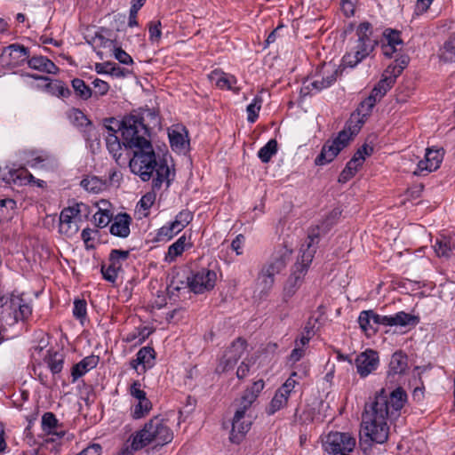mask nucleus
I'll return each instance as SVG.
<instances>
[{
	"instance_id": "6e6552de",
	"label": "nucleus",
	"mask_w": 455,
	"mask_h": 455,
	"mask_svg": "<svg viewBox=\"0 0 455 455\" xmlns=\"http://www.w3.org/2000/svg\"><path fill=\"white\" fill-rule=\"evenodd\" d=\"M86 209L83 203L64 208L60 215V231L68 236L76 234L78 231L77 221L81 220L80 213Z\"/></svg>"
},
{
	"instance_id": "13d9d810",
	"label": "nucleus",
	"mask_w": 455,
	"mask_h": 455,
	"mask_svg": "<svg viewBox=\"0 0 455 455\" xmlns=\"http://www.w3.org/2000/svg\"><path fill=\"white\" fill-rule=\"evenodd\" d=\"M161 22L158 21H151L148 24V32H149V39L151 42H158L161 38Z\"/></svg>"
},
{
	"instance_id": "5701e85b",
	"label": "nucleus",
	"mask_w": 455,
	"mask_h": 455,
	"mask_svg": "<svg viewBox=\"0 0 455 455\" xmlns=\"http://www.w3.org/2000/svg\"><path fill=\"white\" fill-rule=\"evenodd\" d=\"M3 180L8 184L22 186L27 183H31V180H35V177L28 172L27 169L20 168L10 170Z\"/></svg>"
},
{
	"instance_id": "dca6fc26",
	"label": "nucleus",
	"mask_w": 455,
	"mask_h": 455,
	"mask_svg": "<svg viewBox=\"0 0 455 455\" xmlns=\"http://www.w3.org/2000/svg\"><path fill=\"white\" fill-rule=\"evenodd\" d=\"M251 425L250 417L246 418V415H242V411H235L232 420L231 442L239 443L244 435L250 430Z\"/></svg>"
},
{
	"instance_id": "aec40b11",
	"label": "nucleus",
	"mask_w": 455,
	"mask_h": 455,
	"mask_svg": "<svg viewBox=\"0 0 455 455\" xmlns=\"http://www.w3.org/2000/svg\"><path fill=\"white\" fill-rule=\"evenodd\" d=\"M341 150L342 148L333 140H327L323 144L320 154L315 159V165H324L330 164L340 153Z\"/></svg>"
},
{
	"instance_id": "39448f33",
	"label": "nucleus",
	"mask_w": 455,
	"mask_h": 455,
	"mask_svg": "<svg viewBox=\"0 0 455 455\" xmlns=\"http://www.w3.org/2000/svg\"><path fill=\"white\" fill-rule=\"evenodd\" d=\"M317 237L318 234L312 232L309 235V243L307 244V248H304V245H301V254L293 267L292 273L288 277L283 286V302L287 303L303 283L304 277L315 253V248L314 247V244L315 243H317Z\"/></svg>"
},
{
	"instance_id": "2f4dec72",
	"label": "nucleus",
	"mask_w": 455,
	"mask_h": 455,
	"mask_svg": "<svg viewBox=\"0 0 455 455\" xmlns=\"http://www.w3.org/2000/svg\"><path fill=\"white\" fill-rule=\"evenodd\" d=\"M155 356L156 352L153 347H144L138 351L136 359H134L133 362L141 363L144 368H150L153 365Z\"/></svg>"
},
{
	"instance_id": "864d4df0",
	"label": "nucleus",
	"mask_w": 455,
	"mask_h": 455,
	"mask_svg": "<svg viewBox=\"0 0 455 455\" xmlns=\"http://www.w3.org/2000/svg\"><path fill=\"white\" fill-rule=\"evenodd\" d=\"M236 364V362L232 359L228 355L224 354L222 358L220 359L219 364L216 367L217 373H224L231 369Z\"/></svg>"
},
{
	"instance_id": "09e8293b",
	"label": "nucleus",
	"mask_w": 455,
	"mask_h": 455,
	"mask_svg": "<svg viewBox=\"0 0 455 455\" xmlns=\"http://www.w3.org/2000/svg\"><path fill=\"white\" fill-rule=\"evenodd\" d=\"M256 401L255 395L243 392L239 400L238 408L235 411H242V415H246V411L251 408V404Z\"/></svg>"
},
{
	"instance_id": "58836bf2",
	"label": "nucleus",
	"mask_w": 455,
	"mask_h": 455,
	"mask_svg": "<svg viewBox=\"0 0 455 455\" xmlns=\"http://www.w3.org/2000/svg\"><path fill=\"white\" fill-rule=\"evenodd\" d=\"M152 410V403L149 399L138 401L132 410V417L134 419H140L146 417Z\"/></svg>"
},
{
	"instance_id": "cd10ccee",
	"label": "nucleus",
	"mask_w": 455,
	"mask_h": 455,
	"mask_svg": "<svg viewBox=\"0 0 455 455\" xmlns=\"http://www.w3.org/2000/svg\"><path fill=\"white\" fill-rule=\"evenodd\" d=\"M209 78L212 83H214L216 86L220 89L233 90L232 85L236 83V79L234 76L219 70L212 71L209 75Z\"/></svg>"
},
{
	"instance_id": "8fccbe9b",
	"label": "nucleus",
	"mask_w": 455,
	"mask_h": 455,
	"mask_svg": "<svg viewBox=\"0 0 455 455\" xmlns=\"http://www.w3.org/2000/svg\"><path fill=\"white\" fill-rule=\"evenodd\" d=\"M73 315L83 323L87 315L86 301L84 299H75Z\"/></svg>"
},
{
	"instance_id": "69168bd1",
	"label": "nucleus",
	"mask_w": 455,
	"mask_h": 455,
	"mask_svg": "<svg viewBox=\"0 0 455 455\" xmlns=\"http://www.w3.org/2000/svg\"><path fill=\"white\" fill-rule=\"evenodd\" d=\"M92 233L93 231L92 229L84 228L81 234L82 239L87 250L93 249L95 247L93 243V237L92 236Z\"/></svg>"
},
{
	"instance_id": "6e6d98bb",
	"label": "nucleus",
	"mask_w": 455,
	"mask_h": 455,
	"mask_svg": "<svg viewBox=\"0 0 455 455\" xmlns=\"http://www.w3.org/2000/svg\"><path fill=\"white\" fill-rule=\"evenodd\" d=\"M118 272L119 270L112 267L110 264H108V267L105 265L101 266L102 276L106 281L109 283H114L116 281Z\"/></svg>"
},
{
	"instance_id": "ea45409f",
	"label": "nucleus",
	"mask_w": 455,
	"mask_h": 455,
	"mask_svg": "<svg viewBox=\"0 0 455 455\" xmlns=\"http://www.w3.org/2000/svg\"><path fill=\"white\" fill-rule=\"evenodd\" d=\"M368 55L366 54V51L359 50L355 47L354 52L347 53L343 59L342 62L345 66L349 68L355 67L358 63H360L363 59H365Z\"/></svg>"
},
{
	"instance_id": "7c9ffc66",
	"label": "nucleus",
	"mask_w": 455,
	"mask_h": 455,
	"mask_svg": "<svg viewBox=\"0 0 455 455\" xmlns=\"http://www.w3.org/2000/svg\"><path fill=\"white\" fill-rule=\"evenodd\" d=\"M68 119L76 126H89V132H94V126L88 117L78 108H72L68 114Z\"/></svg>"
},
{
	"instance_id": "0eeeda50",
	"label": "nucleus",
	"mask_w": 455,
	"mask_h": 455,
	"mask_svg": "<svg viewBox=\"0 0 455 455\" xmlns=\"http://www.w3.org/2000/svg\"><path fill=\"white\" fill-rule=\"evenodd\" d=\"M355 443V438L348 433L331 432L326 436L323 446L331 455H350Z\"/></svg>"
},
{
	"instance_id": "f704fd0d",
	"label": "nucleus",
	"mask_w": 455,
	"mask_h": 455,
	"mask_svg": "<svg viewBox=\"0 0 455 455\" xmlns=\"http://www.w3.org/2000/svg\"><path fill=\"white\" fill-rule=\"evenodd\" d=\"M44 361L52 374H57L62 371L64 363V356L62 354L58 352L51 353V351H48V355L45 356Z\"/></svg>"
},
{
	"instance_id": "603ef678",
	"label": "nucleus",
	"mask_w": 455,
	"mask_h": 455,
	"mask_svg": "<svg viewBox=\"0 0 455 455\" xmlns=\"http://www.w3.org/2000/svg\"><path fill=\"white\" fill-rule=\"evenodd\" d=\"M180 232V230H177V228L174 226V224L172 222L167 226H164L161 228L158 229L157 232V239L163 240L164 238H167L170 240L176 234Z\"/></svg>"
},
{
	"instance_id": "7ed1b4c3",
	"label": "nucleus",
	"mask_w": 455,
	"mask_h": 455,
	"mask_svg": "<svg viewBox=\"0 0 455 455\" xmlns=\"http://www.w3.org/2000/svg\"><path fill=\"white\" fill-rule=\"evenodd\" d=\"M173 439V432L166 421L156 416L149 419L142 429L132 435L130 445L125 444L117 455H132L151 443L156 446H164Z\"/></svg>"
},
{
	"instance_id": "c9c22d12",
	"label": "nucleus",
	"mask_w": 455,
	"mask_h": 455,
	"mask_svg": "<svg viewBox=\"0 0 455 455\" xmlns=\"http://www.w3.org/2000/svg\"><path fill=\"white\" fill-rule=\"evenodd\" d=\"M247 347V342L242 338L236 339L232 342L230 347L226 350L225 354L234 359L236 363L243 355Z\"/></svg>"
},
{
	"instance_id": "9b49d317",
	"label": "nucleus",
	"mask_w": 455,
	"mask_h": 455,
	"mask_svg": "<svg viewBox=\"0 0 455 455\" xmlns=\"http://www.w3.org/2000/svg\"><path fill=\"white\" fill-rule=\"evenodd\" d=\"M7 309L10 310L9 325H12L19 321H26L32 314L31 305L23 299L21 295L12 292V299Z\"/></svg>"
},
{
	"instance_id": "a19ab883",
	"label": "nucleus",
	"mask_w": 455,
	"mask_h": 455,
	"mask_svg": "<svg viewBox=\"0 0 455 455\" xmlns=\"http://www.w3.org/2000/svg\"><path fill=\"white\" fill-rule=\"evenodd\" d=\"M277 152V141L270 140L265 146H263L258 152V156L262 163H268L272 156Z\"/></svg>"
},
{
	"instance_id": "b1692460",
	"label": "nucleus",
	"mask_w": 455,
	"mask_h": 455,
	"mask_svg": "<svg viewBox=\"0 0 455 455\" xmlns=\"http://www.w3.org/2000/svg\"><path fill=\"white\" fill-rule=\"evenodd\" d=\"M29 68L47 74H56L59 68L47 57L33 56L28 60Z\"/></svg>"
},
{
	"instance_id": "c03bdc74",
	"label": "nucleus",
	"mask_w": 455,
	"mask_h": 455,
	"mask_svg": "<svg viewBox=\"0 0 455 455\" xmlns=\"http://www.w3.org/2000/svg\"><path fill=\"white\" fill-rule=\"evenodd\" d=\"M193 220V213L189 210H182L180 212L175 220L172 221L177 230L181 231L185 228Z\"/></svg>"
},
{
	"instance_id": "5fc2aeb1",
	"label": "nucleus",
	"mask_w": 455,
	"mask_h": 455,
	"mask_svg": "<svg viewBox=\"0 0 455 455\" xmlns=\"http://www.w3.org/2000/svg\"><path fill=\"white\" fill-rule=\"evenodd\" d=\"M50 87L53 94L58 97L68 98L71 95V91L61 81H56L53 84H50Z\"/></svg>"
},
{
	"instance_id": "052dcab7",
	"label": "nucleus",
	"mask_w": 455,
	"mask_h": 455,
	"mask_svg": "<svg viewBox=\"0 0 455 455\" xmlns=\"http://www.w3.org/2000/svg\"><path fill=\"white\" fill-rule=\"evenodd\" d=\"M355 167H352V164L347 162L345 168L340 172L338 180L339 183H346L350 179H352L355 176Z\"/></svg>"
},
{
	"instance_id": "f257e3e1",
	"label": "nucleus",
	"mask_w": 455,
	"mask_h": 455,
	"mask_svg": "<svg viewBox=\"0 0 455 455\" xmlns=\"http://www.w3.org/2000/svg\"><path fill=\"white\" fill-rule=\"evenodd\" d=\"M407 395L402 387H397L389 395L381 389L373 401L366 403L363 413L362 431L365 436L377 443L387 440L388 418H397L406 402Z\"/></svg>"
},
{
	"instance_id": "72a5a7b5",
	"label": "nucleus",
	"mask_w": 455,
	"mask_h": 455,
	"mask_svg": "<svg viewBox=\"0 0 455 455\" xmlns=\"http://www.w3.org/2000/svg\"><path fill=\"white\" fill-rule=\"evenodd\" d=\"M81 186L89 192L99 193L106 188L107 182L99 177L92 176L82 180Z\"/></svg>"
},
{
	"instance_id": "412c9836",
	"label": "nucleus",
	"mask_w": 455,
	"mask_h": 455,
	"mask_svg": "<svg viewBox=\"0 0 455 455\" xmlns=\"http://www.w3.org/2000/svg\"><path fill=\"white\" fill-rule=\"evenodd\" d=\"M132 218L128 213L117 214L110 226V233L113 235L125 238L130 235Z\"/></svg>"
},
{
	"instance_id": "473e14b6",
	"label": "nucleus",
	"mask_w": 455,
	"mask_h": 455,
	"mask_svg": "<svg viewBox=\"0 0 455 455\" xmlns=\"http://www.w3.org/2000/svg\"><path fill=\"white\" fill-rule=\"evenodd\" d=\"M71 85L76 96L83 100H87L93 95L90 86L80 78H74L71 81Z\"/></svg>"
},
{
	"instance_id": "f8f14e48",
	"label": "nucleus",
	"mask_w": 455,
	"mask_h": 455,
	"mask_svg": "<svg viewBox=\"0 0 455 455\" xmlns=\"http://www.w3.org/2000/svg\"><path fill=\"white\" fill-rule=\"evenodd\" d=\"M443 148H427L425 159L418 163L413 174L416 176H424L436 171L443 162Z\"/></svg>"
},
{
	"instance_id": "79ce46f5",
	"label": "nucleus",
	"mask_w": 455,
	"mask_h": 455,
	"mask_svg": "<svg viewBox=\"0 0 455 455\" xmlns=\"http://www.w3.org/2000/svg\"><path fill=\"white\" fill-rule=\"evenodd\" d=\"M441 58L446 62H455V33L444 43Z\"/></svg>"
},
{
	"instance_id": "680f3d73",
	"label": "nucleus",
	"mask_w": 455,
	"mask_h": 455,
	"mask_svg": "<svg viewBox=\"0 0 455 455\" xmlns=\"http://www.w3.org/2000/svg\"><path fill=\"white\" fill-rule=\"evenodd\" d=\"M92 84H93L94 88L96 89L95 93H94V95L96 97L106 95L109 90L108 84L101 79H99V78H96L92 82Z\"/></svg>"
},
{
	"instance_id": "c85d7f7f",
	"label": "nucleus",
	"mask_w": 455,
	"mask_h": 455,
	"mask_svg": "<svg viewBox=\"0 0 455 455\" xmlns=\"http://www.w3.org/2000/svg\"><path fill=\"white\" fill-rule=\"evenodd\" d=\"M288 256L282 254L275 257L267 265L262 268V273H267V275H273L279 274L283 269L285 268L287 264Z\"/></svg>"
},
{
	"instance_id": "e433bc0d",
	"label": "nucleus",
	"mask_w": 455,
	"mask_h": 455,
	"mask_svg": "<svg viewBox=\"0 0 455 455\" xmlns=\"http://www.w3.org/2000/svg\"><path fill=\"white\" fill-rule=\"evenodd\" d=\"M433 248L438 257L447 258L450 256L453 249V245L451 244L449 237L442 236L435 239Z\"/></svg>"
},
{
	"instance_id": "20e7f679",
	"label": "nucleus",
	"mask_w": 455,
	"mask_h": 455,
	"mask_svg": "<svg viewBox=\"0 0 455 455\" xmlns=\"http://www.w3.org/2000/svg\"><path fill=\"white\" fill-rule=\"evenodd\" d=\"M109 124H115L117 132L121 133L123 145L125 149L134 148L140 147L149 140L150 131L147 124H145V117L138 114H130L124 116L121 121L114 117L107 118L104 121Z\"/></svg>"
},
{
	"instance_id": "f03ea898",
	"label": "nucleus",
	"mask_w": 455,
	"mask_h": 455,
	"mask_svg": "<svg viewBox=\"0 0 455 455\" xmlns=\"http://www.w3.org/2000/svg\"><path fill=\"white\" fill-rule=\"evenodd\" d=\"M131 149L133 151V156L129 160V166L134 174L139 175L143 181H148L155 171L156 177L152 181L153 188L160 189L164 182L167 187L170 186V168L164 158L159 162L156 161L150 141Z\"/></svg>"
},
{
	"instance_id": "bf43d9fd",
	"label": "nucleus",
	"mask_w": 455,
	"mask_h": 455,
	"mask_svg": "<svg viewBox=\"0 0 455 455\" xmlns=\"http://www.w3.org/2000/svg\"><path fill=\"white\" fill-rule=\"evenodd\" d=\"M114 57L122 64L131 65L133 63L132 58L121 47L114 48Z\"/></svg>"
},
{
	"instance_id": "393cba45",
	"label": "nucleus",
	"mask_w": 455,
	"mask_h": 455,
	"mask_svg": "<svg viewBox=\"0 0 455 455\" xmlns=\"http://www.w3.org/2000/svg\"><path fill=\"white\" fill-rule=\"evenodd\" d=\"M408 367V357L403 352H395L389 362L388 376L403 374Z\"/></svg>"
},
{
	"instance_id": "3c124183",
	"label": "nucleus",
	"mask_w": 455,
	"mask_h": 455,
	"mask_svg": "<svg viewBox=\"0 0 455 455\" xmlns=\"http://www.w3.org/2000/svg\"><path fill=\"white\" fill-rule=\"evenodd\" d=\"M96 226L100 228L107 227L112 220V215L108 211L99 210L93 216Z\"/></svg>"
},
{
	"instance_id": "a211bd4d",
	"label": "nucleus",
	"mask_w": 455,
	"mask_h": 455,
	"mask_svg": "<svg viewBox=\"0 0 455 455\" xmlns=\"http://www.w3.org/2000/svg\"><path fill=\"white\" fill-rule=\"evenodd\" d=\"M104 128L108 131L106 136V146L109 154L113 156L116 163H118L122 156L123 140L117 135V130L108 123L104 124Z\"/></svg>"
},
{
	"instance_id": "338daca9",
	"label": "nucleus",
	"mask_w": 455,
	"mask_h": 455,
	"mask_svg": "<svg viewBox=\"0 0 455 455\" xmlns=\"http://www.w3.org/2000/svg\"><path fill=\"white\" fill-rule=\"evenodd\" d=\"M399 64L393 68L392 71H389L388 74H392V76H395V78L402 73V71L406 68L409 63V59L406 56L401 57L400 60H397Z\"/></svg>"
},
{
	"instance_id": "c756f323",
	"label": "nucleus",
	"mask_w": 455,
	"mask_h": 455,
	"mask_svg": "<svg viewBox=\"0 0 455 455\" xmlns=\"http://www.w3.org/2000/svg\"><path fill=\"white\" fill-rule=\"evenodd\" d=\"M59 425V421L52 412H45L42 417V427L43 430L47 432L50 435H57L58 436H63L64 433L57 432V427Z\"/></svg>"
},
{
	"instance_id": "4be33fe9",
	"label": "nucleus",
	"mask_w": 455,
	"mask_h": 455,
	"mask_svg": "<svg viewBox=\"0 0 455 455\" xmlns=\"http://www.w3.org/2000/svg\"><path fill=\"white\" fill-rule=\"evenodd\" d=\"M100 358L97 355H92L84 357L78 363L72 367L71 376L73 382L77 380L80 377L84 375L90 370L95 368L99 363Z\"/></svg>"
},
{
	"instance_id": "1a4fd4ad",
	"label": "nucleus",
	"mask_w": 455,
	"mask_h": 455,
	"mask_svg": "<svg viewBox=\"0 0 455 455\" xmlns=\"http://www.w3.org/2000/svg\"><path fill=\"white\" fill-rule=\"evenodd\" d=\"M217 275L213 270L202 268L188 277V286L191 291L196 294H202L214 288Z\"/></svg>"
},
{
	"instance_id": "f3484780",
	"label": "nucleus",
	"mask_w": 455,
	"mask_h": 455,
	"mask_svg": "<svg viewBox=\"0 0 455 455\" xmlns=\"http://www.w3.org/2000/svg\"><path fill=\"white\" fill-rule=\"evenodd\" d=\"M29 55L28 48L18 44H12L4 47L1 58L5 65L16 66L19 62L23 61V58Z\"/></svg>"
},
{
	"instance_id": "6ab92c4d",
	"label": "nucleus",
	"mask_w": 455,
	"mask_h": 455,
	"mask_svg": "<svg viewBox=\"0 0 455 455\" xmlns=\"http://www.w3.org/2000/svg\"><path fill=\"white\" fill-rule=\"evenodd\" d=\"M341 215V211L338 208L333 209L331 212L328 213V215L325 217V219L317 225L315 228H312L307 235V238L304 245V248H307V244L309 243V235L312 232H315V234H318L317 242H319V237L323 234H326L332 227L336 224L337 220L339 219ZM318 243H315L314 247L316 249V244Z\"/></svg>"
},
{
	"instance_id": "4c0bfd02",
	"label": "nucleus",
	"mask_w": 455,
	"mask_h": 455,
	"mask_svg": "<svg viewBox=\"0 0 455 455\" xmlns=\"http://www.w3.org/2000/svg\"><path fill=\"white\" fill-rule=\"evenodd\" d=\"M129 255H130V251H124V250H119V249H113L110 251V254H109V257H108L109 264L112 267H116V269H118L119 271H121L122 270L123 262L125 261L129 258Z\"/></svg>"
},
{
	"instance_id": "e2e57ef3",
	"label": "nucleus",
	"mask_w": 455,
	"mask_h": 455,
	"mask_svg": "<svg viewBox=\"0 0 455 455\" xmlns=\"http://www.w3.org/2000/svg\"><path fill=\"white\" fill-rule=\"evenodd\" d=\"M259 278L261 279V283L263 285L262 292L267 293L274 285L275 277L273 275H267V273H260Z\"/></svg>"
},
{
	"instance_id": "423d86ee",
	"label": "nucleus",
	"mask_w": 455,
	"mask_h": 455,
	"mask_svg": "<svg viewBox=\"0 0 455 455\" xmlns=\"http://www.w3.org/2000/svg\"><path fill=\"white\" fill-rule=\"evenodd\" d=\"M388 73L389 68L385 71L383 78L373 87L370 95L360 103L356 110L359 114H362L363 116L368 118L375 104L379 101L395 84V76H392V74L387 75Z\"/></svg>"
},
{
	"instance_id": "4d7b16f0",
	"label": "nucleus",
	"mask_w": 455,
	"mask_h": 455,
	"mask_svg": "<svg viewBox=\"0 0 455 455\" xmlns=\"http://www.w3.org/2000/svg\"><path fill=\"white\" fill-rule=\"evenodd\" d=\"M130 395L138 401L148 399L147 394L141 389V384L139 380H134L130 387Z\"/></svg>"
},
{
	"instance_id": "37998d69",
	"label": "nucleus",
	"mask_w": 455,
	"mask_h": 455,
	"mask_svg": "<svg viewBox=\"0 0 455 455\" xmlns=\"http://www.w3.org/2000/svg\"><path fill=\"white\" fill-rule=\"evenodd\" d=\"M169 140L172 148L176 151H184L188 145V141L185 140L183 134L174 130L169 132Z\"/></svg>"
},
{
	"instance_id": "a878e982",
	"label": "nucleus",
	"mask_w": 455,
	"mask_h": 455,
	"mask_svg": "<svg viewBox=\"0 0 455 455\" xmlns=\"http://www.w3.org/2000/svg\"><path fill=\"white\" fill-rule=\"evenodd\" d=\"M387 326H409L416 325L419 323V318L411 314L400 311L394 315H387L385 320Z\"/></svg>"
},
{
	"instance_id": "bb28decb",
	"label": "nucleus",
	"mask_w": 455,
	"mask_h": 455,
	"mask_svg": "<svg viewBox=\"0 0 455 455\" xmlns=\"http://www.w3.org/2000/svg\"><path fill=\"white\" fill-rule=\"evenodd\" d=\"M191 246L192 243L188 242L187 236L185 235H181L175 243L169 246L165 261L172 262L178 256L183 253L187 247L189 248Z\"/></svg>"
},
{
	"instance_id": "a18cd8bd",
	"label": "nucleus",
	"mask_w": 455,
	"mask_h": 455,
	"mask_svg": "<svg viewBox=\"0 0 455 455\" xmlns=\"http://www.w3.org/2000/svg\"><path fill=\"white\" fill-rule=\"evenodd\" d=\"M287 400L283 397L281 393L275 392L274 397L272 398L268 408L267 409V413L268 415L275 414L277 411L281 410L287 404Z\"/></svg>"
},
{
	"instance_id": "de8ad7c7",
	"label": "nucleus",
	"mask_w": 455,
	"mask_h": 455,
	"mask_svg": "<svg viewBox=\"0 0 455 455\" xmlns=\"http://www.w3.org/2000/svg\"><path fill=\"white\" fill-rule=\"evenodd\" d=\"M383 36L387 41L386 44L397 47L398 45L403 44V40L401 39V32L396 29L387 28L383 32Z\"/></svg>"
},
{
	"instance_id": "ddd939ff",
	"label": "nucleus",
	"mask_w": 455,
	"mask_h": 455,
	"mask_svg": "<svg viewBox=\"0 0 455 455\" xmlns=\"http://www.w3.org/2000/svg\"><path fill=\"white\" fill-rule=\"evenodd\" d=\"M387 315H379L373 310H364L360 313L358 323L361 329L367 334H374L379 331V325L387 326Z\"/></svg>"
},
{
	"instance_id": "49530a36",
	"label": "nucleus",
	"mask_w": 455,
	"mask_h": 455,
	"mask_svg": "<svg viewBox=\"0 0 455 455\" xmlns=\"http://www.w3.org/2000/svg\"><path fill=\"white\" fill-rule=\"evenodd\" d=\"M261 98L257 96L254 98L253 101L247 106V120L249 123H254L257 120L259 116V112L261 108Z\"/></svg>"
},
{
	"instance_id": "4468645a",
	"label": "nucleus",
	"mask_w": 455,
	"mask_h": 455,
	"mask_svg": "<svg viewBox=\"0 0 455 455\" xmlns=\"http://www.w3.org/2000/svg\"><path fill=\"white\" fill-rule=\"evenodd\" d=\"M356 35L358 39L355 47L359 50L365 49L366 54L369 56L378 44V40L372 36L373 30L371 24L368 21L360 23L356 28Z\"/></svg>"
},
{
	"instance_id": "0e129e2a",
	"label": "nucleus",
	"mask_w": 455,
	"mask_h": 455,
	"mask_svg": "<svg viewBox=\"0 0 455 455\" xmlns=\"http://www.w3.org/2000/svg\"><path fill=\"white\" fill-rule=\"evenodd\" d=\"M358 0H342L341 8L347 17H350L355 13V7Z\"/></svg>"
},
{
	"instance_id": "9d476101",
	"label": "nucleus",
	"mask_w": 455,
	"mask_h": 455,
	"mask_svg": "<svg viewBox=\"0 0 455 455\" xmlns=\"http://www.w3.org/2000/svg\"><path fill=\"white\" fill-rule=\"evenodd\" d=\"M366 119L367 117L363 116L362 114H359L356 110V113H353L351 115V117L347 121L345 128L338 133L337 137L333 140L337 142L342 149H344L348 146L352 138L360 132Z\"/></svg>"
},
{
	"instance_id": "774afa93",
	"label": "nucleus",
	"mask_w": 455,
	"mask_h": 455,
	"mask_svg": "<svg viewBox=\"0 0 455 455\" xmlns=\"http://www.w3.org/2000/svg\"><path fill=\"white\" fill-rule=\"evenodd\" d=\"M102 448L99 443H92L84 449L78 455H100Z\"/></svg>"
},
{
	"instance_id": "2eb2a0df",
	"label": "nucleus",
	"mask_w": 455,
	"mask_h": 455,
	"mask_svg": "<svg viewBox=\"0 0 455 455\" xmlns=\"http://www.w3.org/2000/svg\"><path fill=\"white\" fill-rule=\"evenodd\" d=\"M379 355L372 349H367L356 356L355 366L358 374L364 378L377 369Z\"/></svg>"
}]
</instances>
